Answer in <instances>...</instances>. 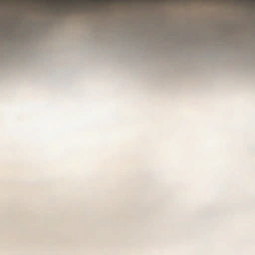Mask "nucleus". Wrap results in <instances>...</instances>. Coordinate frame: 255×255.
<instances>
[{
    "instance_id": "nucleus-1",
    "label": "nucleus",
    "mask_w": 255,
    "mask_h": 255,
    "mask_svg": "<svg viewBox=\"0 0 255 255\" xmlns=\"http://www.w3.org/2000/svg\"><path fill=\"white\" fill-rule=\"evenodd\" d=\"M77 0H69V2L72 3L73 4H75Z\"/></svg>"
}]
</instances>
